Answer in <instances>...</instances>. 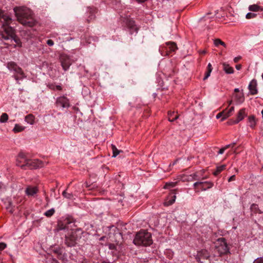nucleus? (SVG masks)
<instances>
[{"label": "nucleus", "mask_w": 263, "mask_h": 263, "mask_svg": "<svg viewBox=\"0 0 263 263\" xmlns=\"http://www.w3.org/2000/svg\"><path fill=\"white\" fill-rule=\"evenodd\" d=\"M241 68V65L239 64V65H236V68L237 69V70H240Z\"/></svg>", "instance_id": "obj_50"}, {"label": "nucleus", "mask_w": 263, "mask_h": 263, "mask_svg": "<svg viewBox=\"0 0 263 263\" xmlns=\"http://www.w3.org/2000/svg\"><path fill=\"white\" fill-rule=\"evenodd\" d=\"M22 198L14 197L13 199L7 198L5 201L6 209L10 213H13L14 208L22 201Z\"/></svg>", "instance_id": "obj_6"}, {"label": "nucleus", "mask_w": 263, "mask_h": 263, "mask_svg": "<svg viewBox=\"0 0 263 263\" xmlns=\"http://www.w3.org/2000/svg\"><path fill=\"white\" fill-rule=\"evenodd\" d=\"M38 192V189L36 186H28L25 190V193L28 196H33Z\"/></svg>", "instance_id": "obj_16"}, {"label": "nucleus", "mask_w": 263, "mask_h": 263, "mask_svg": "<svg viewBox=\"0 0 263 263\" xmlns=\"http://www.w3.org/2000/svg\"><path fill=\"white\" fill-rule=\"evenodd\" d=\"M231 147L230 144H228V145H226L225 146L223 147V148H224L225 150H226L227 149Z\"/></svg>", "instance_id": "obj_51"}, {"label": "nucleus", "mask_w": 263, "mask_h": 263, "mask_svg": "<svg viewBox=\"0 0 263 263\" xmlns=\"http://www.w3.org/2000/svg\"><path fill=\"white\" fill-rule=\"evenodd\" d=\"M26 168L36 169L43 166V162L38 159H29Z\"/></svg>", "instance_id": "obj_10"}, {"label": "nucleus", "mask_w": 263, "mask_h": 263, "mask_svg": "<svg viewBox=\"0 0 263 263\" xmlns=\"http://www.w3.org/2000/svg\"><path fill=\"white\" fill-rule=\"evenodd\" d=\"M7 67L10 71H13L15 74L14 78L18 84H20L19 81L23 80L26 78L25 74L24 73L22 69L15 62H10L7 63Z\"/></svg>", "instance_id": "obj_5"}, {"label": "nucleus", "mask_w": 263, "mask_h": 263, "mask_svg": "<svg viewBox=\"0 0 263 263\" xmlns=\"http://www.w3.org/2000/svg\"><path fill=\"white\" fill-rule=\"evenodd\" d=\"M82 231L76 229L72 231L70 234L65 236V244L68 247L75 246L77 241L81 237Z\"/></svg>", "instance_id": "obj_3"}, {"label": "nucleus", "mask_w": 263, "mask_h": 263, "mask_svg": "<svg viewBox=\"0 0 263 263\" xmlns=\"http://www.w3.org/2000/svg\"><path fill=\"white\" fill-rule=\"evenodd\" d=\"M54 212H55L54 209L53 208H52V209L47 211L44 213V215L47 217H50L54 214Z\"/></svg>", "instance_id": "obj_36"}, {"label": "nucleus", "mask_w": 263, "mask_h": 263, "mask_svg": "<svg viewBox=\"0 0 263 263\" xmlns=\"http://www.w3.org/2000/svg\"><path fill=\"white\" fill-rule=\"evenodd\" d=\"M34 116L31 114L26 116L25 117V121L30 124H33L34 123Z\"/></svg>", "instance_id": "obj_28"}, {"label": "nucleus", "mask_w": 263, "mask_h": 263, "mask_svg": "<svg viewBox=\"0 0 263 263\" xmlns=\"http://www.w3.org/2000/svg\"><path fill=\"white\" fill-rule=\"evenodd\" d=\"M220 45L225 47H226V44L223 41H221Z\"/></svg>", "instance_id": "obj_53"}, {"label": "nucleus", "mask_w": 263, "mask_h": 263, "mask_svg": "<svg viewBox=\"0 0 263 263\" xmlns=\"http://www.w3.org/2000/svg\"><path fill=\"white\" fill-rule=\"evenodd\" d=\"M257 14L252 12H249L246 14V17L247 19H251L255 18Z\"/></svg>", "instance_id": "obj_39"}, {"label": "nucleus", "mask_w": 263, "mask_h": 263, "mask_svg": "<svg viewBox=\"0 0 263 263\" xmlns=\"http://www.w3.org/2000/svg\"><path fill=\"white\" fill-rule=\"evenodd\" d=\"M64 229V228H60V229H61V230H62V229Z\"/></svg>", "instance_id": "obj_59"}, {"label": "nucleus", "mask_w": 263, "mask_h": 263, "mask_svg": "<svg viewBox=\"0 0 263 263\" xmlns=\"http://www.w3.org/2000/svg\"><path fill=\"white\" fill-rule=\"evenodd\" d=\"M56 103L58 106H60L63 108L68 107L69 106V100L65 96L58 98Z\"/></svg>", "instance_id": "obj_12"}, {"label": "nucleus", "mask_w": 263, "mask_h": 263, "mask_svg": "<svg viewBox=\"0 0 263 263\" xmlns=\"http://www.w3.org/2000/svg\"><path fill=\"white\" fill-rule=\"evenodd\" d=\"M223 70L228 74H231L234 72L233 68L226 63L222 64Z\"/></svg>", "instance_id": "obj_21"}, {"label": "nucleus", "mask_w": 263, "mask_h": 263, "mask_svg": "<svg viewBox=\"0 0 263 263\" xmlns=\"http://www.w3.org/2000/svg\"><path fill=\"white\" fill-rule=\"evenodd\" d=\"M205 53H206L205 50H202V51H200V53H201V54H205Z\"/></svg>", "instance_id": "obj_55"}, {"label": "nucleus", "mask_w": 263, "mask_h": 263, "mask_svg": "<svg viewBox=\"0 0 263 263\" xmlns=\"http://www.w3.org/2000/svg\"><path fill=\"white\" fill-rule=\"evenodd\" d=\"M61 65L63 69L67 70L71 64V61L67 55H62L61 57Z\"/></svg>", "instance_id": "obj_11"}, {"label": "nucleus", "mask_w": 263, "mask_h": 263, "mask_svg": "<svg viewBox=\"0 0 263 263\" xmlns=\"http://www.w3.org/2000/svg\"><path fill=\"white\" fill-rule=\"evenodd\" d=\"M226 167L225 165H222L219 166H217L216 168V170L213 172V175L215 176L218 175L222 171L224 170Z\"/></svg>", "instance_id": "obj_29"}, {"label": "nucleus", "mask_w": 263, "mask_h": 263, "mask_svg": "<svg viewBox=\"0 0 263 263\" xmlns=\"http://www.w3.org/2000/svg\"><path fill=\"white\" fill-rule=\"evenodd\" d=\"M249 10L253 12L262 11L263 8L257 4L251 5L249 6Z\"/></svg>", "instance_id": "obj_19"}, {"label": "nucleus", "mask_w": 263, "mask_h": 263, "mask_svg": "<svg viewBox=\"0 0 263 263\" xmlns=\"http://www.w3.org/2000/svg\"><path fill=\"white\" fill-rule=\"evenodd\" d=\"M8 120V115L6 113H3L0 118L1 123H5Z\"/></svg>", "instance_id": "obj_33"}, {"label": "nucleus", "mask_w": 263, "mask_h": 263, "mask_svg": "<svg viewBox=\"0 0 263 263\" xmlns=\"http://www.w3.org/2000/svg\"><path fill=\"white\" fill-rule=\"evenodd\" d=\"M172 198V199L169 200L168 201H166L164 202V205L165 206H169L174 203L176 198V195H174Z\"/></svg>", "instance_id": "obj_37"}, {"label": "nucleus", "mask_w": 263, "mask_h": 263, "mask_svg": "<svg viewBox=\"0 0 263 263\" xmlns=\"http://www.w3.org/2000/svg\"><path fill=\"white\" fill-rule=\"evenodd\" d=\"M177 182H166L164 186V189H169L176 186Z\"/></svg>", "instance_id": "obj_32"}, {"label": "nucleus", "mask_w": 263, "mask_h": 263, "mask_svg": "<svg viewBox=\"0 0 263 263\" xmlns=\"http://www.w3.org/2000/svg\"><path fill=\"white\" fill-rule=\"evenodd\" d=\"M239 89L238 88H235V89H234V92H239Z\"/></svg>", "instance_id": "obj_54"}, {"label": "nucleus", "mask_w": 263, "mask_h": 263, "mask_svg": "<svg viewBox=\"0 0 263 263\" xmlns=\"http://www.w3.org/2000/svg\"><path fill=\"white\" fill-rule=\"evenodd\" d=\"M104 237H101V238H100V239L101 240H103V239H104Z\"/></svg>", "instance_id": "obj_56"}, {"label": "nucleus", "mask_w": 263, "mask_h": 263, "mask_svg": "<svg viewBox=\"0 0 263 263\" xmlns=\"http://www.w3.org/2000/svg\"><path fill=\"white\" fill-rule=\"evenodd\" d=\"M212 69L213 68L211 64L209 63L207 67V71L206 72L205 76L203 79L204 81L206 80L210 77V74L212 71Z\"/></svg>", "instance_id": "obj_27"}, {"label": "nucleus", "mask_w": 263, "mask_h": 263, "mask_svg": "<svg viewBox=\"0 0 263 263\" xmlns=\"http://www.w3.org/2000/svg\"><path fill=\"white\" fill-rule=\"evenodd\" d=\"M29 159L23 153H20L16 159V165L22 168L26 169Z\"/></svg>", "instance_id": "obj_9"}, {"label": "nucleus", "mask_w": 263, "mask_h": 263, "mask_svg": "<svg viewBox=\"0 0 263 263\" xmlns=\"http://www.w3.org/2000/svg\"><path fill=\"white\" fill-rule=\"evenodd\" d=\"M215 248L216 251L220 256L230 253V248L224 238L221 237L218 238L215 243Z\"/></svg>", "instance_id": "obj_4"}, {"label": "nucleus", "mask_w": 263, "mask_h": 263, "mask_svg": "<svg viewBox=\"0 0 263 263\" xmlns=\"http://www.w3.org/2000/svg\"><path fill=\"white\" fill-rule=\"evenodd\" d=\"M247 114L246 113V109L242 108L241 109L237 116V119L236 120H234L233 122L234 124L238 123L239 122L243 119L245 116H246Z\"/></svg>", "instance_id": "obj_15"}, {"label": "nucleus", "mask_w": 263, "mask_h": 263, "mask_svg": "<svg viewBox=\"0 0 263 263\" xmlns=\"http://www.w3.org/2000/svg\"><path fill=\"white\" fill-rule=\"evenodd\" d=\"M196 259L200 263H211L210 253L206 250H201L198 251Z\"/></svg>", "instance_id": "obj_7"}, {"label": "nucleus", "mask_w": 263, "mask_h": 263, "mask_svg": "<svg viewBox=\"0 0 263 263\" xmlns=\"http://www.w3.org/2000/svg\"><path fill=\"white\" fill-rule=\"evenodd\" d=\"M3 23V29L4 33L5 34H8L11 36L13 37V35L14 34V30L12 28V27L9 26V25L11 22H10L8 24H6L4 21L2 22Z\"/></svg>", "instance_id": "obj_14"}, {"label": "nucleus", "mask_w": 263, "mask_h": 263, "mask_svg": "<svg viewBox=\"0 0 263 263\" xmlns=\"http://www.w3.org/2000/svg\"><path fill=\"white\" fill-rule=\"evenodd\" d=\"M174 114V112L169 111L168 113V120L170 122H173L178 118V116L176 115L175 117H173V115Z\"/></svg>", "instance_id": "obj_34"}, {"label": "nucleus", "mask_w": 263, "mask_h": 263, "mask_svg": "<svg viewBox=\"0 0 263 263\" xmlns=\"http://www.w3.org/2000/svg\"><path fill=\"white\" fill-rule=\"evenodd\" d=\"M192 177L193 178V179L194 180H196L197 179V178H196L197 176L196 173H194L193 175H192Z\"/></svg>", "instance_id": "obj_49"}, {"label": "nucleus", "mask_w": 263, "mask_h": 263, "mask_svg": "<svg viewBox=\"0 0 263 263\" xmlns=\"http://www.w3.org/2000/svg\"><path fill=\"white\" fill-rule=\"evenodd\" d=\"M47 44L50 46H52L54 44V42L52 40H48L47 41Z\"/></svg>", "instance_id": "obj_44"}, {"label": "nucleus", "mask_w": 263, "mask_h": 263, "mask_svg": "<svg viewBox=\"0 0 263 263\" xmlns=\"http://www.w3.org/2000/svg\"><path fill=\"white\" fill-rule=\"evenodd\" d=\"M63 196L68 199H73V195L71 193L67 192L66 190H65L62 193Z\"/></svg>", "instance_id": "obj_30"}, {"label": "nucleus", "mask_w": 263, "mask_h": 263, "mask_svg": "<svg viewBox=\"0 0 263 263\" xmlns=\"http://www.w3.org/2000/svg\"><path fill=\"white\" fill-rule=\"evenodd\" d=\"M13 10L17 21L23 26L31 27L35 25L36 21L30 9L25 7H15Z\"/></svg>", "instance_id": "obj_1"}, {"label": "nucleus", "mask_w": 263, "mask_h": 263, "mask_svg": "<svg viewBox=\"0 0 263 263\" xmlns=\"http://www.w3.org/2000/svg\"><path fill=\"white\" fill-rule=\"evenodd\" d=\"M234 110V107L233 106L231 107L228 111L224 110V111H225V112L224 113V116L223 117L221 120L222 121L226 119L227 118L231 116Z\"/></svg>", "instance_id": "obj_23"}, {"label": "nucleus", "mask_w": 263, "mask_h": 263, "mask_svg": "<svg viewBox=\"0 0 263 263\" xmlns=\"http://www.w3.org/2000/svg\"><path fill=\"white\" fill-rule=\"evenodd\" d=\"M241 59V57H235L234 59V62L235 63H237L238 62V61Z\"/></svg>", "instance_id": "obj_46"}, {"label": "nucleus", "mask_w": 263, "mask_h": 263, "mask_svg": "<svg viewBox=\"0 0 263 263\" xmlns=\"http://www.w3.org/2000/svg\"><path fill=\"white\" fill-rule=\"evenodd\" d=\"M221 40L219 39H215L214 40V45L216 46H219V45H220V43L221 42Z\"/></svg>", "instance_id": "obj_41"}, {"label": "nucleus", "mask_w": 263, "mask_h": 263, "mask_svg": "<svg viewBox=\"0 0 263 263\" xmlns=\"http://www.w3.org/2000/svg\"><path fill=\"white\" fill-rule=\"evenodd\" d=\"M213 183L210 181H197L194 183L193 186L197 189L196 192L200 191H204L211 189L213 186Z\"/></svg>", "instance_id": "obj_8"}, {"label": "nucleus", "mask_w": 263, "mask_h": 263, "mask_svg": "<svg viewBox=\"0 0 263 263\" xmlns=\"http://www.w3.org/2000/svg\"><path fill=\"white\" fill-rule=\"evenodd\" d=\"M55 252L58 253V250H55Z\"/></svg>", "instance_id": "obj_60"}, {"label": "nucleus", "mask_w": 263, "mask_h": 263, "mask_svg": "<svg viewBox=\"0 0 263 263\" xmlns=\"http://www.w3.org/2000/svg\"><path fill=\"white\" fill-rule=\"evenodd\" d=\"M24 129V127L18 125V124H15L13 130L15 133H18L21 132L23 131Z\"/></svg>", "instance_id": "obj_35"}, {"label": "nucleus", "mask_w": 263, "mask_h": 263, "mask_svg": "<svg viewBox=\"0 0 263 263\" xmlns=\"http://www.w3.org/2000/svg\"><path fill=\"white\" fill-rule=\"evenodd\" d=\"M133 242L137 246H150L153 243L152 235L146 231H140L136 234Z\"/></svg>", "instance_id": "obj_2"}, {"label": "nucleus", "mask_w": 263, "mask_h": 263, "mask_svg": "<svg viewBox=\"0 0 263 263\" xmlns=\"http://www.w3.org/2000/svg\"><path fill=\"white\" fill-rule=\"evenodd\" d=\"M7 247L6 243L4 242H0V252L4 250Z\"/></svg>", "instance_id": "obj_40"}, {"label": "nucleus", "mask_w": 263, "mask_h": 263, "mask_svg": "<svg viewBox=\"0 0 263 263\" xmlns=\"http://www.w3.org/2000/svg\"><path fill=\"white\" fill-rule=\"evenodd\" d=\"M253 263H263V257L257 258Z\"/></svg>", "instance_id": "obj_42"}, {"label": "nucleus", "mask_w": 263, "mask_h": 263, "mask_svg": "<svg viewBox=\"0 0 263 263\" xmlns=\"http://www.w3.org/2000/svg\"><path fill=\"white\" fill-rule=\"evenodd\" d=\"M55 88L57 90H62V87L60 85H57L55 86Z\"/></svg>", "instance_id": "obj_48"}, {"label": "nucleus", "mask_w": 263, "mask_h": 263, "mask_svg": "<svg viewBox=\"0 0 263 263\" xmlns=\"http://www.w3.org/2000/svg\"><path fill=\"white\" fill-rule=\"evenodd\" d=\"M256 119L254 115L250 116L248 117V123L249 126L253 128L256 125Z\"/></svg>", "instance_id": "obj_22"}, {"label": "nucleus", "mask_w": 263, "mask_h": 263, "mask_svg": "<svg viewBox=\"0 0 263 263\" xmlns=\"http://www.w3.org/2000/svg\"><path fill=\"white\" fill-rule=\"evenodd\" d=\"M88 12L89 16L87 19V21L89 23L95 18L96 9L93 8H88Z\"/></svg>", "instance_id": "obj_18"}, {"label": "nucleus", "mask_w": 263, "mask_h": 263, "mask_svg": "<svg viewBox=\"0 0 263 263\" xmlns=\"http://www.w3.org/2000/svg\"><path fill=\"white\" fill-rule=\"evenodd\" d=\"M236 101L238 103H242L245 100V97L243 93H239L234 95Z\"/></svg>", "instance_id": "obj_24"}, {"label": "nucleus", "mask_w": 263, "mask_h": 263, "mask_svg": "<svg viewBox=\"0 0 263 263\" xmlns=\"http://www.w3.org/2000/svg\"><path fill=\"white\" fill-rule=\"evenodd\" d=\"M261 114H262V118H263V109L261 111Z\"/></svg>", "instance_id": "obj_58"}, {"label": "nucleus", "mask_w": 263, "mask_h": 263, "mask_svg": "<svg viewBox=\"0 0 263 263\" xmlns=\"http://www.w3.org/2000/svg\"><path fill=\"white\" fill-rule=\"evenodd\" d=\"M225 112V111H222V112H220L219 113H218L217 115H216V118L217 119H219L221 117H222V118H223V117L224 116V113Z\"/></svg>", "instance_id": "obj_43"}, {"label": "nucleus", "mask_w": 263, "mask_h": 263, "mask_svg": "<svg viewBox=\"0 0 263 263\" xmlns=\"http://www.w3.org/2000/svg\"><path fill=\"white\" fill-rule=\"evenodd\" d=\"M250 209L252 212H254V213H259V214H262V212L259 209L258 205L256 204H252L251 205Z\"/></svg>", "instance_id": "obj_25"}, {"label": "nucleus", "mask_w": 263, "mask_h": 263, "mask_svg": "<svg viewBox=\"0 0 263 263\" xmlns=\"http://www.w3.org/2000/svg\"><path fill=\"white\" fill-rule=\"evenodd\" d=\"M235 144H236V143L233 142V143L230 144V145L231 147L233 148L235 146Z\"/></svg>", "instance_id": "obj_52"}, {"label": "nucleus", "mask_w": 263, "mask_h": 263, "mask_svg": "<svg viewBox=\"0 0 263 263\" xmlns=\"http://www.w3.org/2000/svg\"><path fill=\"white\" fill-rule=\"evenodd\" d=\"M0 35H1L2 38L4 39L5 40H7L12 37V36L8 34H5L3 32H1Z\"/></svg>", "instance_id": "obj_38"}, {"label": "nucleus", "mask_w": 263, "mask_h": 263, "mask_svg": "<svg viewBox=\"0 0 263 263\" xmlns=\"http://www.w3.org/2000/svg\"><path fill=\"white\" fill-rule=\"evenodd\" d=\"M166 44L168 46L170 51L174 52L178 49L176 44L174 42H167Z\"/></svg>", "instance_id": "obj_26"}, {"label": "nucleus", "mask_w": 263, "mask_h": 263, "mask_svg": "<svg viewBox=\"0 0 263 263\" xmlns=\"http://www.w3.org/2000/svg\"><path fill=\"white\" fill-rule=\"evenodd\" d=\"M235 180V175H232L228 179V181L229 182H231V181H234Z\"/></svg>", "instance_id": "obj_45"}, {"label": "nucleus", "mask_w": 263, "mask_h": 263, "mask_svg": "<svg viewBox=\"0 0 263 263\" xmlns=\"http://www.w3.org/2000/svg\"><path fill=\"white\" fill-rule=\"evenodd\" d=\"M111 148L112 151V157H116L121 152L117 149L115 145L111 144Z\"/></svg>", "instance_id": "obj_31"}, {"label": "nucleus", "mask_w": 263, "mask_h": 263, "mask_svg": "<svg viewBox=\"0 0 263 263\" xmlns=\"http://www.w3.org/2000/svg\"><path fill=\"white\" fill-rule=\"evenodd\" d=\"M257 81L255 79H253L250 82L248 86V89L250 91V93L252 95H256L258 93V90L257 88Z\"/></svg>", "instance_id": "obj_13"}, {"label": "nucleus", "mask_w": 263, "mask_h": 263, "mask_svg": "<svg viewBox=\"0 0 263 263\" xmlns=\"http://www.w3.org/2000/svg\"><path fill=\"white\" fill-rule=\"evenodd\" d=\"M127 27L131 30V32L133 31H135L136 32L138 31V28L135 24V22L133 20H129L127 22Z\"/></svg>", "instance_id": "obj_20"}, {"label": "nucleus", "mask_w": 263, "mask_h": 263, "mask_svg": "<svg viewBox=\"0 0 263 263\" xmlns=\"http://www.w3.org/2000/svg\"><path fill=\"white\" fill-rule=\"evenodd\" d=\"M225 149L223 147H222L221 148H220L218 152V154H222L224 152Z\"/></svg>", "instance_id": "obj_47"}, {"label": "nucleus", "mask_w": 263, "mask_h": 263, "mask_svg": "<svg viewBox=\"0 0 263 263\" xmlns=\"http://www.w3.org/2000/svg\"><path fill=\"white\" fill-rule=\"evenodd\" d=\"M0 21H4L5 23L7 24L10 22L12 21V19L10 17L4 14V12L0 9Z\"/></svg>", "instance_id": "obj_17"}, {"label": "nucleus", "mask_w": 263, "mask_h": 263, "mask_svg": "<svg viewBox=\"0 0 263 263\" xmlns=\"http://www.w3.org/2000/svg\"><path fill=\"white\" fill-rule=\"evenodd\" d=\"M232 102V101H229V105L231 104Z\"/></svg>", "instance_id": "obj_57"}]
</instances>
